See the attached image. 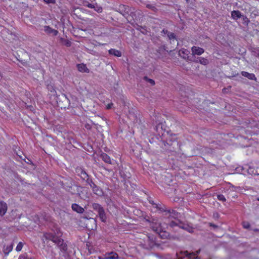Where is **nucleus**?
<instances>
[{"label":"nucleus","instance_id":"1","mask_svg":"<svg viewBox=\"0 0 259 259\" xmlns=\"http://www.w3.org/2000/svg\"><path fill=\"white\" fill-rule=\"evenodd\" d=\"M93 209L98 212V216L102 222H106V215L104 208L99 204L94 203L92 205Z\"/></svg>","mask_w":259,"mask_h":259},{"label":"nucleus","instance_id":"2","mask_svg":"<svg viewBox=\"0 0 259 259\" xmlns=\"http://www.w3.org/2000/svg\"><path fill=\"white\" fill-rule=\"evenodd\" d=\"M200 252V250L197 251V253L195 254L192 252L189 253L188 251H181L179 252H177L176 254V259H198V256H196Z\"/></svg>","mask_w":259,"mask_h":259},{"label":"nucleus","instance_id":"3","mask_svg":"<svg viewBox=\"0 0 259 259\" xmlns=\"http://www.w3.org/2000/svg\"><path fill=\"white\" fill-rule=\"evenodd\" d=\"M115 11L120 13L127 20L130 16V13L131 12V8L127 6L124 5H120L118 8L115 9Z\"/></svg>","mask_w":259,"mask_h":259},{"label":"nucleus","instance_id":"4","mask_svg":"<svg viewBox=\"0 0 259 259\" xmlns=\"http://www.w3.org/2000/svg\"><path fill=\"white\" fill-rule=\"evenodd\" d=\"M89 184L91 188L92 189V191L93 193L99 196H102L103 194V192L101 188L97 186L93 181L91 179L90 180H88V182L87 183Z\"/></svg>","mask_w":259,"mask_h":259},{"label":"nucleus","instance_id":"5","mask_svg":"<svg viewBox=\"0 0 259 259\" xmlns=\"http://www.w3.org/2000/svg\"><path fill=\"white\" fill-rule=\"evenodd\" d=\"M147 242L148 247L147 249H151L154 246L158 247L160 245L156 242V238L154 235H149L147 236Z\"/></svg>","mask_w":259,"mask_h":259},{"label":"nucleus","instance_id":"6","mask_svg":"<svg viewBox=\"0 0 259 259\" xmlns=\"http://www.w3.org/2000/svg\"><path fill=\"white\" fill-rule=\"evenodd\" d=\"M77 172L78 173V175L80 177L81 179L83 181H85L86 183L88 182V180L91 179L89 175L82 168L78 169Z\"/></svg>","mask_w":259,"mask_h":259},{"label":"nucleus","instance_id":"7","mask_svg":"<svg viewBox=\"0 0 259 259\" xmlns=\"http://www.w3.org/2000/svg\"><path fill=\"white\" fill-rule=\"evenodd\" d=\"M179 55L185 59H188L189 60L192 61L191 59L189 58V55L190 54V51L187 49H182L179 51Z\"/></svg>","mask_w":259,"mask_h":259},{"label":"nucleus","instance_id":"8","mask_svg":"<svg viewBox=\"0 0 259 259\" xmlns=\"http://www.w3.org/2000/svg\"><path fill=\"white\" fill-rule=\"evenodd\" d=\"M8 209L7 204L4 201H0V215L4 216Z\"/></svg>","mask_w":259,"mask_h":259},{"label":"nucleus","instance_id":"9","mask_svg":"<svg viewBox=\"0 0 259 259\" xmlns=\"http://www.w3.org/2000/svg\"><path fill=\"white\" fill-rule=\"evenodd\" d=\"M105 259H119L118 254L114 251L106 253L104 255V258Z\"/></svg>","mask_w":259,"mask_h":259},{"label":"nucleus","instance_id":"10","mask_svg":"<svg viewBox=\"0 0 259 259\" xmlns=\"http://www.w3.org/2000/svg\"><path fill=\"white\" fill-rule=\"evenodd\" d=\"M44 31L47 34H52L53 36H56L58 33V30L53 29L49 26H45Z\"/></svg>","mask_w":259,"mask_h":259},{"label":"nucleus","instance_id":"11","mask_svg":"<svg viewBox=\"0 0 259 259\" xmlns=\"http://www.w3.org/2000/svg\"><path fill=\"white\" fill-rule=\"evenodd\" d=\"M56 244L58 246L60 250L64 251L67 250V244L64 242V240L62 238L58 240Z\"/></svg>","mask_w":259,"mask_h":259},{"label":"nucleus","instance_id":"12","mask_svg":"<svg viewBox=\"0 0 259 259\" xmlns=\"http://www.w3.org/2000/svg\"><path fill=\"white\" fill-rule=\"evenodd\" d=\"M13 247V244L10 243L7 245H4L3 247V252L5 255H8L9 253L12 250Z\"/></svg>","mask_w":259,"mask_h":259},{"label":"nucleus","instance_id":"13","mask_svg":"<svg viewBox=\"0 0 259 259\" xmlns=\"http://www.w3.org/2000/svg\"><path fill=\"white\" fill-rule=\"evenodd\" d=\"M191 50H192V54L193 55H200L202 53H203L204 52V50L202 48L195 47V46H193Z\"/></svg>","mask_w":259,"mask_h":259},{"label":"nucleus","instance_id":"14","mask_svg":"<svg viewBox=\"0 0 259 259\" xmlns=\"http://www.w3.org/2000/svg\"><path fill=\"white\" fill-rule=\"evenodd\" d=\"M71 208L73 211L79 213H82L84 211V208L76 203H73Z\"/></svg>","mask_w":259,"mask_h":259},{"label":"nucleus","instance_id":"15","mask_svg":"<svg viewBox=\"0 0 259 259\" xmlns=\"http://www.w3.org/2000/svg\"><path fill=\"white\" fill-rule=\"evenodd\" d=\"M100 158L102 159L103 161H104L105 162L108 163V164H112V160L110 157L109 156H108L106 153H102L100 156Z\"/></svg>","mask_w":259,"mask_h":259},{"label":"nucleus","instance_id":"16","mask_svg":"<svg viewBox=\"0 0 259 259\" xmlns=\"http://www.w3.org/2000/svg\"><path fill=\"white\" fill-rule=\"evenodd\" d=\"M241 74L242 76L247 77L248 79L252 80H256V77L253 73H250L246 71H242Z\"/></svg>","mask_w":259,"mask_h":259},{"label":"nucleus","instance_id":"17","mask_svg":"<svg viewBox=\"0 0 259 259\" xmlns=\"http://www.w3.org/2000/svg\"><path fill=\"white\" fill-rule=\"evenodd\" d=\"M193 61L197 63H199L201 64L204 65H206L208 64V60L202 57H194V59Z\"/></svg>","mask_w":259,"mask_h":259},{"label":"nucleus","instance_id":"18","mask_svg":"<svg viewBox=\"0 0 259 259\" xmlns=\"http://www.w3.org/2000/svg\"><path fill=\"white\" fill-rule=\"evenodd\" d=\"M242 15L241 12L238 11H233L231 12V17L234 20H237L239 18H242Z\"/></svg>","mask_w":259,"mask_h":259},{"label":"nucleus","instance_id":"19","mask_svg":"<svg viewBox=\"0 0 259 259\" xmlns=\"http://www.w3.org/2000/svg\"><path fill=\"white\" fill-rule=\"evenodd\" d=\"M108 52L110 55L115 57H119L121 56V52L114 49H111L108 51Z\"/></svg>","mask_w":259,"mask_h":259},{"label":"nucleus","instance_id":"20","mask_svg":"<svg viewBox=\"0 0 259 259\" xmlns=\"http://www.w3.org/2000/svg\"><path fill=\"white\" fill-rule=\"evenodd\" d=\"M79 71L82 72H89V69L84 64H79L77 65Z\"/></svg>","mask_w":259,"mask_h":259},{"label":"nucleus","instance_id":"21","mask_svg":"<svg viewBox=\"0 0 259 259\" xmlns=\"http://www.w3.org/2000/svg\"><path fill=\"white\" fill-rule=\"evenodd\" d=\"M179 222L180 223V225H179V228H181L184 230H187V231H188L189 232H191V231L192 230V228L191 227H190L188 225L184 224L182 223L180 221H179Z\"/></svg>","mask_w":259,"mask_h":259},{"label":"nucleus","instance_id":"22","mask_svg":"<svg viewBox=\"0 0 259 259\" xmlns=\"http://www.w3.org/2000/svg\"><path fill=\"white\" fill-rule=\"evenodd\" d=\"M163 126L164 125L162 123H159L155 126V129L159 134H163L162 132L163 130H165V129L163 128Z\"/></svg>","mask_w":259,"mask_h":259},{"label":"nucleus","instance_id":"23","mask_svg":"<svg viewBox=\"0 0 259 259\" xmlns=\"http://www.w3.org/2000/svg\"><path fill=\"white\" fill-rule=\"evenodd\" d=\"M43 237L46 239L49 240H52L53 239V237H54V234L52 233H44L43 234Z\"/></svg>","mask_w":259,"mask_h":259},{"label":"nucleus","instance_id":"24","mask_svg":"<svg viewBox=\"0 0 259 259\" xmlns=\"http://www.w3.org/2000/svg\"><path fill=\"white\" fill-rule=\"evenodd\" d=\"M60 42L62 44H63V45H64L67 47H69L71 46V42L69 40H67V39H64L63 38H60Z\"/></svg>","mask_w":259,"mask_h":259},{"label":"nucleus","instance_id":"25","mask_svg":"<svg viewBox=\"0 0 259 259\" xmlns=\"http://www.w3.org/2000/svg\"><path fill=\"white\" fill-rule=\"evenodd\" d=\"M66 190L70 192L71 194H76V187H75V186H68Z\"/></svg>","mask_w":259,"mask_h":259},{"label":"nucleus","instance_id":"26","mask_svg":"<svg viewBox=\"0 0 259 259\" xmlns=\"http://www.w3.org/2000/svg\"><path fill=\"white\" fill-rule=\"evenodd\" d=\"M164 51H168L166 50V47L164 45H161L156 50V52L160 55Z\"/></svg>","mask_w":259,"mask_h":259},{"label":"nucleus","instance_id":"27","mask_svg":"<svg viewBox=\"0 0 259 259\" xmlns=\"http://www.w3.org/2000/svg\"><path fill=\"white\" fill-rule=\"evenodd\" d=\"M179 221H180L179 220H178L177 221H172L169 223L168 225L170 227H171L172 228H174L176 227H179L180 223L179 222Z\"/></svg>","mask_w":259,"mask_h":259},{"label":"nucleus","instance_id":"28","mask_svg":"<svg viewBox=\"0 0 259 259\" xmlns=\"http://www.w3.org/2000/svg\"><path fill=\"white\" fill-rule=\"evenodd\" d=\"M167 36L169 40H177V36L176 34L173 32H169V33L167 34Z\"/></svg>","mask_w":259,"mask_h":259},{"label":"nucleus","instance_id":"29","mask_svg":"<svg viewBox=\"0 0 259 259\" xmlns=\"http://www.w3.org/2000/svg\"><path fill=\"white\" fill-rule=\"evenodd\" d=\"M93 9L95 10V11H96L98 13H101L103 11V9L102 8V7L98 5L97 4H95L94 7Z\"/></svg>","mask_w":259,"mask_h":259},{"label":"nucleus","instance_id":"30","mask_svg":"<svg viewBox=\"0 0 259 259\" xmlns=\"http://www.w3.org/2000/svg\"><path fill=\"white\" fill-rule=\"evenodd\" d=\"M146 7L154 12H156L158 11V9L152 4H147Z\"/></svg>","mask_w":259,"mask_h":259},{"label":"nucleus","instance_id":"31","mask_svg":"<svg viewBox=\"0 0 259 259\" xmlns=\"http://www.w3.org/2000/svg\"><path fill=\"white\" fill-rule=\"evenodd\" d=\"M166 211L168 213L171 214L172 215V217H177V215H178V213L175 210H173V209H172V210L169 209V210H166Z\"/></svg>","mask_w":259,"mask_h":259},{"label":"nucleus","instance_id":"32","mask_svg":"<svg viewBox=\"0 0 259 259\" xmlns=\"http://www.w3.org/2000/svg\"><path fill=\"white\" fill-rule=\"evenodd\" d=\"M143 79L146 80V81L149 82L151 85H154L155 84V81L154 80L152 79H150L148 78L147 76H144Z\"/></svg>","mask_w":259,"mask_h":259},{"label":"nucleus","instance_id":"33","mask_svg":"<svg viewBox=\"0 0 259 259\" xmlns=\"http://www.w3.org/2000/svg\"><path fill=\"white\" fill-rule=\"evenodd\" d=\"M23 244L22 242H20L18 245H17L16 246V250L17 251H20L21 250L22 247H23Z\"/></svg>","mask_w":259,"mask_h":259},{"label":"nucleus","instance_id":"34","mask_svg":"<svg viewBox=\"0 0 259 259\" xmlns=\"http://www.w3.org/2000/svg\"><path fill=\"white\" fill-rule=\"evenodd\" d=\"M75 187H76V192H77V193H76V195L80 198H82L81 192L79 191V188H80V187L78 186L77 185H76V186H75ZM81 188H82V187H81Z\"/></svg>","mask_w":259,"mask_h":259},{"label":"nucleus","instance_id":"35","mask_svg":"<svg viewBox=\"0 0 259 259\" xmlns=\"http://www.w3.org/2000/svg\"><path fill=\"white\" fill-rule=\"evenodd\" d=\"M53 234L55 235L59 236V237H61L62 234L59 228H56Z\"/></svg>","mask_w":259,"mask_h":259},{"label":"nucleus","instance_id":"36","mask_svg":"<svg viewBox=\"0 0 259 259\" xmlns=\"http://www.w3.org/2000/svg\"><path fill=\"white\" fill-rule=\"evenodd\" d=\"M217 198H218V200H219L220 201H222L223 202H225L226 200L225 196L223 194L218 195Z\"/></svg>","mask_w":259,"mask_h":259},{"label":"nucleus","instance_id":"37","mask_svg":"<svg viewBox=\"0 0 259 259\" xmlns=\"http://www.w3.org/2000/svg\"><path fill=\"white\" fill-rule=\"evenodd\" d=\"M159 235L162 238H166L169 236V234L168 233L165 232H160V233H159Z\"/></svg>","mask_w":259,"mask_h":259},{"label":"nucleus","instance_id":"38","mask_svg":"<svg viewBox=\"0 0 259 259\" xmlns=\"http://www.w3.org/2000/svg\"><path fill=\"white\" fill-rule=\"evenodd\" d=\"M155 207L160 210L161 211H164L166 212V210L164 209L160 204H155Z\"/></svg>","mask_w":259,"mask_h":259},{"label":"nucleus","instance_id":"39","mask_svg":"<svg viewBox=\"0 0 259 259\" xmlns=\"http://www.w3.org/2000/svg\"><path fill=\"white\" fill-rule=\"evenodd\" d=\"M61 238V237H59V236H56L54 235V237H53V239H52V241L55 243V244L57 243V241L58 240H60Z\"/></svg>","mask_w":259,"mask_h":259},{"label":"nucleus","instance_id":"40","mask_svg":"<svg viewBox=\"0 0 259 259\" xmlns=\"http://www.w3.org/2000/svg\"><path fill=\"white\" fill-rule=\"evenodd\" d=\"M85 51L87 52H88V53H90V54H91L92 55H97V52H96L95 51H94L93 50H90V49H89L88 48H86L85 49Z\"/></svg>","mask_w":259,"mask_h":259},{"label":"nucleus","instance_id":"41","mask_svg":"<svg viewBox=\"0 0 259 259\" xmlns=\"http://www.w3.org/2000/svg\"><path fill=\"white\" fill-rule=\"evenodd\" d=\"M242 18L243 20L244 21V23H246V24H248V22H249V19L244 15H242Z\"/></svg>","mask_w":259,"mask_h":259},{"label":"nucleus","instance_id":"42","mask_svg":"<svg viewBox=\"0 0 259 259\" xmlns=\"http://www.w3.org/2000/svg\"><path fill=\"white\" fill-rule=\"evenodd\" d=\"M47 4H55V0H43Z\"/></svg>","mask_w":259,"mask_h":259},{"label":"nucleus","instance_id":"43","mask_svg":"<svg viewBox=\"0 0 259 259\" xmlns=\"http://www.w3.org/2000/svg\"><path fill=\"white\" fill-rule=\"evenodd\" d=\"M243 226L244 228L248 229L250 227V224L248 222H243Z\"/></svg>","mask_w":259,"mask_h":259},{"label":"nucleus","instance_id":"44","mask_svg":"<svg viewBox=\"0 0 259 259\" xmlns=\"http://www.w3.org/2000/svg\"><path fill=\"white\" fill-rule=\"evenodd\" d=\"M94 4H92L89 3H87V4L85 5V6H87L88 8L93 9L94 7Z\"/></svg>","mask_w":259,"mask_h":259},{"label":"nucleus","instance_id":"45","mask_svg":"<svg viewBox=\"0 0 259 259\" xmlns=\"http://www.w3.org/2000/svg\"><path fill=\"white\" fill-rule=\"evenodd\" d=\"M169 32H170V31H168L167 29H163L161 31V33L162 34H166V35H167V34H168Z\"/></svg>","mask_w":259,"mask_h":259},{"label":"nucleus","instance_id":"46","mask_svg":"<svg viewBox=\"0 0 259 259\" xmlns=\"http://www.w3.org/2000/svg\"><path fill=\"white\" fill-rule=\"evenodd\" d=\"M48 89L51 91V92H55V91L52 86L48 87Z\"/></svg>","mask_w":259,"mask_h":259},{"label":"nucleus","instance_id":"47","mask_svg":"<svg viewBox=\"0 0 259 259\" xmlns=\"http://www.w3.org/2000/svg\"><path fill=\"white\" fill-rule=\"evenodd\" d=\"M84 126L88 130H91L92 127L91 125L88 123L85 124Z\"/></svg>","mask_w":259,"mask_h":259},{"label":"nucleus","instance_id":"48","mask_svg":"<svg viewBox=\"0 0 259 259\" xmlns=\"http://www.w3.org/2000/svg\"><path fill=\"white\" fill-rule=\"evenodd\" d=\"M209 225L211 227H213L214 228H218V226L214 224H212V223H209Z\"/></svg>","mask_w":259,"mask_h":259},{"label":"nucleus","instance_id":"49","mask_svg":"<svg viewBox=\"0 0 259 259\" xmlns=\"http://www.w3.org/2000/svg\"><path fill=\"white\" fill-rule=\"evenodd\" d=\"M113 106V103H110V104H109L107 105V108L108 109H109L110 108H111L112 106Z\"/></svg>","mask_w":259,"mask_h":259},{"label":"nucleus","instance_id":"50","mask_svg":"<svg viewBox=\"0 0 259 259\" xmlns=\"http://www.w3.org/2000/svg\"><path fill=\"white\" fill-rule=\"evenodd\" d=\"M149 202L150 204H151L154 207H155V204L157 203H154V202L153 200H149Z\"/></svg>","mask_w":259,"mask_h":259},{"label":"nucleus","instance_id":"51","mask_svg":"<svg viewBox=\"0 0 259 259\" xmlns=\"http://www.w3.org/2000/svg\"><path fill=\"white\" fill-rule=\"evenodd\" d=\"M27 257L24 255H20L18 259H27Z\"/></svg>","mask_w":259,"mask_h":259},{"label":"nucleus","instance_id":"52","mask_svg":"<svg viewBox=\"0 0 259 259\" xmlns=\"http://www.w3.org/2000/svg\"><path fill=\"white\" fill-rule=\"evenodd\" d=\"M257 56L259 57V53L257 54Z\"/></svg>","mask_w":259,"mask_h":259},{"label":"nucleus","instance_id":"53","mask_svg":"<svg viewBox=\"0 0 259 259\" xmlns=\"http://www.w3.org/2000/svg\"><path fill=\"white\" fill-rule=\"evenodd\" d=\"M257 200L258 201H259V198H257Z\"/></svg>","mask_w":259,"mask_h":259},{"label":"nucleus","instance_id":"54","mask_svg":"<svg viewBox=\"0 0 259 259\" xmlns=\"http://www.w3.org/2000/svg\"><path fill=\"white\" fill-rule=\"evenodd\" d=\"M186 1H187V2L188 1V0H186Z\"/></svg>","mask_w":259,"mask_h":259}]
</instances>
